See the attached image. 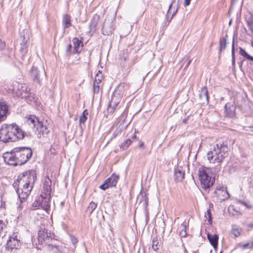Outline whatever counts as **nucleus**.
I'll list each match as a JSON object with an SVG mask.
<instances>
[{
    "label": "nucleus",
    "instance_id": "obj_1",
    "mask_svg": "<svg viewBox=\"0 0 253 253\" xmlns=\"http://www.w3.org/2000/svg\"><path fill=\"white\" fill-rule=\"evenodd\" d=\"M37 178L36 171L31 169L20 174L13 184L20 201L22 203L29 195Z\"/></svg>",
    "mask_w": 253,
    "mask_h": 253
},
{
    "label": "nucleus",
    "instance_id": "obj_2",
    "mask_svg": "<svg viewBox=\"0 0 253 253\" xmlns=\"http://www.w3.org/2000/svg\"><path fill=\"white\" fill-rule=\"evenodd\" d=\"M32 151L29 147H16L11 152L4 154V161L11 166H21L25 164L32 156Z\"/></svg>",
    "mask_w": 253,
    "mask_h": 253
},
{
    "label": "nucleus",
    "instance_id": "obj_3",
    "mask_svg": "<svg viewBox=\"0 0 253 253\" xmlns=\"http://www.w3.org/2000/svg\"><path fill=\"white\" fill-rule=\"evenodd\" d=\"M24 132L16 124L2 126L0 129V140L4 143L23 139Z\"/></svg>",
    "mask_w": 253,
    "mask_h": 253
},
{
    "label": "nucleus",
    "instance_id": "obj_4",
    "mask_svg": "<svg viewBox=\"0 0 253 253\" xmlns=\"http://www.w3.org/2000/svg\"><path fill=\"white\" fill-rule=\"evenodd\" d=\"M229 147L226 141L214 145L213 149L207 153V159L211 162L213 159V163L220 164L228 155Z\"/></svg>",
    "mask_w": 253,
    "mask_h": 253
},
{
    "label": "nucleus",
    "instance_id": "obj_5",
    "mask_svg": "<svg viewBox=\"0 0 253 253\" xmlns=\"http://www.w3.org/2000/svg\"><path fill=\"white\" fill-rule=\"evenodd\" d=\"M212 171L211 169L208 168H200L199 169V178L203 188H210L214 182V178H212Z\"/></svg>",
    "mask_w": 253,
    "mask_h": 253
},
{
    "label": "nucleus",
    "instance_id": "obj_6",
    "mask_svg": "<svg viewBox=\"0 0 253 253\" xmlns=\"http://www.w3.org/2000/svg\"><path fill=\"white\" fill-rule=\"evenodd\" d=\"M54 234L51 233L50 231H48L44 225L41 224L39 226L38 233V241L39 244L42 245L43 243L47 244L50 240L54 239Z\"/></svg>",
    "mask_w": 253,
    "mask_h": 253
},
{
    "label": "nucleus",
    "instance_id": "obj_7",
    "mask_svg": "<svg viewBox=\"0 0 253 253\" xmlns=\"http://www.w3.org/2000/svg\"><path fill=\"white\" fill-rule=\"evenodd\" d=\"M9 89L15 92L17 96L22 98L27 97L31 91V88L26 84L17 82L14 83L13 87L10 88Z\"/></svg>",
    "mask_w": 253,
    "mask_h": 253
},
{
    "label": "nucleus",
    "instance_id": "obj_8",
    "mask_svg": "<svg viewBox=\"0 0 253 253\" xmlns=\"http://www.w3.org/2000/svg\"><path fill=\"white\" fill-rule=\"evenodd\" d=\"M119 179V175L113 174L110 177L104 181V183L99 186V188L105 190L110 187L116 186Z\"/></svg>",
    "mask_w": 253,
    "mask_h": 253
},
{
    "label": "nucleus",
    "instance_id": "obj_9",
    "mask_svg": "<svg viewBox=\"0 0 253 253\" xmlns=\"http://www.w3.org/2000/svg\"><path fill=\"white\" fill-rule=\"evenodd\" d=\"M113 19H105L102 28V33L104 35L111 34L114 30Z\"/></svg>",
    "mask_w": 253,
    "mask_h": 253
},
{
    "label": "nucleus",
    "instance_id": "obj_10",
    "mask_svg": "<svg viewBox=\"0 0 253 253\" xmlns=\"http://www.w3.org/2000/svg\"><path fill=\"white\" fill-rule=\"evenodd\" d=\"M38 198L39 200H40L41 209L44 210L46 212H48L50 209L49 203L50 195H46V194L42 192V194Z\"/></svg>",
    "mask_w": 253,
    "mask_h": 253
},
{
    "label": "nucleus",
    "instance_id": "obj_11",
    "mask_svg": "<svg viewBox=\"0 0 253 253\" xmlns=\"http://www.w3.org/2000/svg\"><path fill=\"white\" fill-rule=\"evenodd\" d=\"M20 241L17 238V236L10 237L7 242L6 248L9 251H12L13 249H17L20 246Z\"/></svg>",
    "mask_w": 253,
    "mask_h": 253
},
{
    "label": "nucleus",
    "instance_id": "obj_12",
    "mask_svg": "<svg viewBox=\"0 0 253 253\" xmlns=\"http://www.w3.org/2000/svg\"><path fill=\"white\" fill-rule=\"evenodd\" d=\"M37 135L38 138H41L42 136L44 134H47L49 130L45 126L43 125L42 122H38L37 123V127L33 130Z\"/></svg>",
    "mask_w": 253,
    "mask_h": 253
},
{
    "label": "nucleus",
    "instance_id": "obj_13",
    "mask_svg": "<svg viewBox=\"0 0 253 253\" xmlns=\"http://www.w3.org/2000/svg\"><path fill=\"white\" fill-rule=\"evenodd\" d=\"M41 74L45 75V73L44 70L42 71L41 72L38 70L37 67L33 66L31 70V77L33 79L34 82L37 83L39 84H41L40 78Z\"/></svg>",
    "mask_w": 253,
    "mask_h": 253
},
{
    "label": "nucleus",
    "instance_id": "obj_14",
    "mask_svg": "<svg viewBox=\"0 0 253 253\" xmlns=\"http://www.w3.org/2000/svg\"><path fill=\"white\" fill-rule=\"evenodd\" d=\"M236 105L231 103H227L224 106L226 116L234 119L236 118Z\"/></svg>",
    "mask_w": 253,
    "mask_h": 253
},
{
    "label": "nucleus",
    "instance_id": "obj_15",
    "mask_svg": "<svg viewBox=\"0 0 253 253\" xmlns=\"http://www.w3.org/2000/svg\"><path fill=\"white\" fill-rule=\"evenodd\" d=\"M9 114L8 105L4 102H0V123L4 121Z\"/></svg>",
    "mask_w": 253,
    "mask_h": 253
},
{
    "label": "nucleus",
    "instance_id": "obj_16",
    "mask_svg": "<svg viewBox=\"0 0 253 253\" xmlns=\"http://www.w3.org/2000/svg\"><path fill=\"white\" fill-rule=\"evenodd\" d=\"M51 179L48 175H46L43 180V190L42 192L46 194V195H50L51 192Z\"/></svg>",
    "mask_w": 253,
    "mask_h": 253
},
{
    "label": "nucleus",
    "instance_id": "obj_17",
    "mask_svg": "<svg viewBox=\"0 0 253 253\" xmlns=\"http://www.w3.org/2000/svg\"><path fill=\"white\" fill-rule=\"evenodd\" d=\"M21 39H22V42L20 43V52L22 54V57H24L25 54L28 51V39L25 37V35H22V33H20Z\"/></svg>",
    "mask_w": 253,
    "mask_h": 253
},
{
    "label": "nucleus",
    "instance_id": "obj_18",
    "mask_svg": "<svg viewBox=\"0 0 253 253\" xmlns=\"http://www.w3.org/2000/svg\"><path fill=\"white\" fill-rule=\"evenodd\" d=\"M99 17L98 15H95L91 19L89 28V33L92 35L97 30V27L99 23Z\"/></svg>",
    "mask_w": 253,
    "mask_h": 253
},
{
    "label": "nucleus",
    "instance_id": "obj_19",
    "mask_svg": "<svg viewBox=\"0 0 253 253\" xmlns=\"http://www.w3.org/2000/svg\"><path fill=\"white\" fill-rule=\"evenodd\" d=\"M199 97L201 100V101L203 103H207V104L209 102V96L208 94V91L206 86H203L201 88L200 93Z\"/></svg>",
    "mask_w": 253,
    "mask_h": 253
},
{
    "label": "nucleus",
    "instance_id": "obj_20",
    "mask_svg": "<svg viewBox=\"0 0 253 253\" xmlns=\"http://www.w3.org/2000/svg\"><path fill=\"white\" fill-rule=\"evenodd\" d=\"M127 89V84L125 83H121L117 86L113 93H115L116 95H118L123 97L125 91Z\"/></svg>",
    "mask_w": 253,
    "mask_h": 253
},
{
    "label": "nucleus",
    "instance_id": "obj_21",
    "mask_svg": "<svg viewBox=\"0 0 253 253\" xmlns=\"http://www.w3.org/2000/svg\"><path fill=\"white\" fill-rule=\"evenodd\" d=\"M137 200L139 204H142L143 208H146L148 204V199L145 192L141 191L137 196Z\"/></svg>",
    "mask_w": 253,
    "mask_h": 253
},
{
    "label": "nucleus",
    "instance_id": "obj_22",
    "mask_svg": "<svg viewBox=\"0 0 253 253\" xmlns=\"http://www.w3.org/2000/svg\"><path fill=\"white\" fill-rule=\"evenodd\" d=\"M184 171L181 167H177L175 169L174 179L177 181H181L184 177Z\"/></svg>",
    "mask_w": 253,
    "mask_h": 253
},
{
    "label": "nucleus",
    "instance_id": "obj_23",
    "mask_svg": "<svg viewBox=\"0 0 253 253\" xmlns=\"http://www.w3.org/2000/svg\"><path fill=\"white\" fill-rule=\"evenodd\" d=\"M74 44V53H80L82 49H80V46H83V42L80 40L78 38H74L73 39Z\"/></svg>",
    "mask_w": 253,
    "mask_h": 253
},
{
    "label": "nucleus",
    "instance_id": "obj_24",
    "mask_svg": "<svg viewBox=\"0 0 253 253\" xmlns=\"http://www.w3.org/2000/svg\"><path fill=\"white\" fill-rule=\"evenodd\" d=\"M207 237L211 244L214 249H216L218 245V235L216 234L211 235L208 233L207 235Z\"/></svg>",
    "mask_w": 253,
    "mask_h": 253
},
{
    "label": "nucleus",
    "instance_id": "obj_25",
    "mask_svg": "<svg viewBox=\"0 0 253 253\" xmlns=\"http://www.w3.org/2000/svg\"><path fill=\"white\" fill-rule=\"evenodd\" d=\"M63 26L64 29L68 28L71 26V17L68 14H64L62 19Z\"/></svg>",
    "mask_w": 253,
    "mask_h": 253
},
{
    "label": "nucleus",
    "instance_id": "obj_26",
    "mask_svg": "<svg viewBox=\"0 0 253 253\" xmlns=\"http://www.w3.org/2000/svg\"><path fill=\"white\" fill-rule=\"evenodd\" d=\"M40 122L38 119L34 115H30L27 119V123L32 126L33 130L37 127V123Z\"/></svg>",
    "mask_w": 253,
    "mask_h": 253
},
{
    "label": "nucleus",
    "instance_id": "obj_27",
    "mask_svg": "<svg viewBox=\"0 0 253 253\" xmlns=\"http://www.w3.org/2000/svg\"><path fill=\"white\" fill-rule=\"evenodd\" d=\"M228 38L227 35H225L224 37H221L219 40V51L224 50L226 46L227 40Z\"/></svg>",
    "mask_w": 253,
    "mask_h": 253
},
{
    "label": "nucleus",
    "instance_id": "obj_28",
    "mask_svg": "<svg viewBox=\"0 0 253 253\" xmlns=\"http://www.w3.org/2000/svg\"><path fill=\"white\" fill-rule=\"evenodd\" d=\"M242 230L238 226L236 225H232V233L234 235L235 237H237L240 235Z\"/></svg>",
    "mask_w": 253,
    "mask_h": 253
},
{
    "label": "nucleus",
    "instance_id": "obj_29",
    "mask_svg": "<svg viewBox=\"0 0 253 253\" xmlns=\"http://www.w3.org/2000/svg\"><path fill=\"white\" fill-rule=\"evenodd\" d=\"M118 104H119L117 103L109 102L108 107L107 108V112L109 114H112L115 111L116 108L118 106Z\"/></svg>",
    "mask_w": 253,
    "mask_h": 253
},
{
    "label": "nucleus",
    "instance_id": "obj_30",
    "mask_svg": "<svg viewBox=\"0 0 253 253\" xmlns=\"http://www.w3.org/2000/svg\"><path fill=\"white\" fill-rule=\"evenodd\" d=\"M23 98H24L26 101L29 104L34 103L36 100L35 94L31 93V92L29 93L27 97H24Z\"/></svg>",
    "mask_w": 253,
    "mask_h": 253
},
{
    "label": "nucleus",
    "instance_id": "obj_31",
    "mask_svg": "<svg viewBox=\"0 0 253 253\" xmlns=\"http://www.w3.org/2000/svg\"><path fill=\"white\" fill-rule=\"evenodd\" d=\"M132 141L130 138H128L125 140L121 145V148L123 150H126L129 146L131 144Z\"/></svg>",
    "mask_w": 253,
    "mask_h": 253
},
{
    "label": "nucleus",
    "instance_id": "obj_32",
    "mask_svg": "<svg viewBox=\"0 0 253 253\" xmlns=\"http://www.w3.org/2000/svg\"><path fill=\"white\" fill-rule=\"evenodd\" d=\"M184 61H185V62L182 63V64L181 66V67H182L184 64H185V66L184 67V70H185L189 67V66L191 64L192 60L188 57H185L182 59L181 62H183Z\"/></svg>",
    "mask_w": 253,
    "mask_h": 253
},
{
    "label": "nucleus",
    "instance_id": "obj_33",
    "mask_svg": "<svg viewBox=\"0 0 253 253\" xmlns=\"http://www.w3.org/2000/svg\"><path fill=\"white\" fill-rule=\"evenodd\" d=\"M239 53L245 58L249 60L252 58V56L249 55L243 48L241 47L239 48Z\"/></svg>",
    "mask_w": 253,
    "mask_h": 253
},
{
    "label": "nucleus",
    "instance_id": "obj_34",
    "mask_svg": "<svg viewBox=\"0 0 253 253\" xmlns=\"http://www.w3.org/2000/svg\"><path fill=\"white\" fill-rule=\"evenodd\" d=\"M122 96L118 95H116L115 93H113V94L112 95L111 97V100L110 101V102L119 104L122 99Z\"/></svg>",
    "mask_w": 253,
    "mask_h": 253
},
{
    "label": "nucleus",
    "instance_id": "obj_35",
    "mask_svg": "<svg viewBox=\"0 0 253 253\" xmlns=\"http://www.w3.org/2000/svg\"><path fill=\"white\" fill-rule=\"evenodd\" d=\"M96 207L97 205L95 203L93 202H90L87 208L86 212L91 214Z\"/></svg>",
    "mask_w": 253,
    "mask_h": 253
},
{
    "label": "nucleus",
    "instance_id": "obj_36",
    "mask_svg": "<svg viewBox=\"0 0 253 253\" xmlns=\"http://www.w3.org/2000/svg\"><path fill=\"white\" fill-rule=\"evenodd\" d=\"M88 115V113L87 110H84L80 119V123L81 124H84L87 120V116Z\"/></svg>",
    "mask_w": 253,
    "mask_h": 253
},
{
    "label": "nucleus",
    "instance_id": "obj_37",
    "mask_svg": "<svg viewBox=\"0 0 253 253\" xmlns=\"http://www.w3.org/2000/svg\"><path fill=\"white\" fill-rule=\"evenodd\" d=\"M175 1V0H172L171 3L170 4V5H169V9L168 10V12H167V14L166 15V19H167V21L168 22V24H169V23L170 22V21L171 20V19H172L173 17L174 16V15L176 14L177 11V9H176L175 10V11H174L173 14H172L171 17L170 18H169V16H168V13L170 10V9L172 7V4L173 3V2Z\"/></svg>",
    "mask_w": 253,
    "mask_h": 253
},
{
    "label": "nucleus",
    "instance_id": "obj_38",
    "mask_svg": "<svg viewBox=\"0 0 253 253\" xmlns=\"http://www.w3.org/2000/svg\"><path fill=\"white\" fill-rule=\"evenodd\" d=\"M102 78L103 77L101 72H100V71H98V73L95 76L94 83H95L96 84H99L101 82Z\"/></svg>",
    "mask_w": 253,
    "mask_h": 253
},
{
    "label": "nucleus",
    "instance_id": "obj_39",
    "mask_svg": "<svg viewBox=\"0 0 253 253\" xmlns=\"http://www.w3.org/2000/svg\"><path fill=\"white\" fill-rule=\"evenodd\" d=\"M181 231L179 232V236L181 238H184L187 235L185 224L182 223L181 225Z\"/></svg>",
    "mask_w": 253,
    "mask_h": 253
},
{
    "label": "nucleus",
    "instance_id": "obj_40",
    "mask_svg": "<svg viewBox=\"0 0 253 253\" xmlns=\"http://www.w3.org/2000/svg\"><path fill=\"white\" fill-rule=\"evenodd\" d=\"M205 216L207 219L209 223L211 224L212 222V217L210 209L207 210L206 212L205 213Z\"/></svg>",
    "mask_w": 253,
    "mask_h": 253
},
{
    "label": "nucleus",
    "instance_id": "obj_41",
    "mask_svg": "<svg viewBox=\"0 0 253 253\" xmlns=\"http://www.w3.org/2000/svg\"><path fill=\"white\" fill-rule=\"evenodd\" d=\"M40 202V200H39V198H38V199H37L32 204V207L33 210L41 208Z\"/></svg>",
    "mask_w": 253,
    "mask_h": 253
},
{
    "label": "nucleus",
    "instance_id": "obj_42",
    "mask_svg": "<svg viewBox=\"0 0 253 253\" xmlns=\"http://www.w3.org/2000/svg\"><path fill=\"white\" fill-rule=\"evenodd\" d=\"M232 64L233 67L235 64V50H234V41H233L232 45Z\"/></svg>",
    "mask_w": 253,
    "mask_h": 253
},
{
    "label": "nucleus",
    "instance_id": "obj_43",
    "mask_svg": "<svg viewBox=\"0 0 253 253\" xmlns=\"http://www.w3.org/2000/svg\"><path fill=\"white\" fill-rule=\"evenodd\" d=\"M247 24L249 28L253 31V16L252 15L248 19Z\"/></svg>",
    "mask_w": 253,
    "mask_h": 253
},
{
    "label": "nucleus",
    "instance_id": "obj_44",
    "mask_svg": "<svg viewBox=\"0 0 253 253\" xmlns=\"http://www.w3.org/2000/svg\"><path fill=\"white\" fill-rule=\"evenodd\" d=\"M159 242L158 241V240L156 239L155 240V238L153 239V242H152V248L154 251H157L159 249Z\"/></svg>",
    "mask_w": 253,
    "mask_h": 253
},
{
    "label": "nucleus",
    "instance_id": "obj_45",
    "mask_svg": "<svg viewBox=\"0 0 253 253\" xmlns=\"http://www.w3.org/2000/svg\"><path fill=\"white\" fill-rule=\"evenodd\" d=\"M70 238L72 244L74 246V248H75V245L78 242L77 238L75 236L72 235H70Z\"/></svg>",
    "mask_w": 253,
    "mask_h": 253
},
{
    "label": "nucleus",
    "instance_id": "obj_46",
    "mask_svg": "<svg viewBox=\"0 0 253 253\" xmlns=\"http://www.w3.org/2000/svg\"><path fill=\"white\" fill-rule=\"evenodd\" d=\"M100 86L99 84H96L95 83H94L93 84V92L94 93H98L99 92Z\"/></svg>",
    "mask_w": 253,
    "mask_h": 253
},
{
    "label": "nucleus",
    "instance_id": "obj_47",
    "mask_svg": "<svg viewBox=\"0 0 253 253\" xmlns=\"http://www.w3.org/2000/svg\"><path fill=\"white\" fill-rule=\"evenodd\" d=\"M243 249H251L253 247V242L245 244L242 246Z\"/></svg>",
    "mask_w": 253,
    "mask_h": 253
},
{
    "label": "nucleus",
    "instance_id": "obj_48",
    "mask_svg": "<svg viewBox=\"0 0 253 253\" xmlns=\"http://www.w3.org/2000/svg\"><path fill=\"white\" fill-rule=\"evenodd\" d=\"M238 203L241 204L242 205H244V206H245L246 207H247L248 208H250L251 207V206H249V204H248V203L246 202L239 201Z\"/></svg>",
    "mask_w": 253,
    "mask_h": 253
},
{
    "label": "nucleus",
    "instance_id": "obj_49",
    "mask_svg": "<svg viewBox=\"0 0 253 253\" xmlns=\"http://www.w3.org/2000/svg\"><path fill=\"white\" fill-rule=\"evenodd\" d=\"M5 47V42H2L1 39H0V50H2L4 49Z\"/></svg>",
    "mask_w": 253,
    "mask_h": 253
},
{
    "label": "nucleus",
    "instance_id": "obj_50",
    "mask_svg": "<svg viewBox=\"0 0 253 253\" xmlns=\"http://www.w3.org/2000/svg\"><path fill=\"white\" fill-rule=\"evenodd\" d=\"M225 195H223L224 196V198L223 199V200H224L225 199H227L229 197V194L228 192L226 191H222Z\"/></svg>",
    "mask_w": 253,
    "mask_h": 253
},
{
    "label": "nucleus",
    "instance_id": "obj_51",
    "mask_svg": "<svg viewBox=\"0 0 253 253\" xmlns=\"http://www.w3.org/2000/svg\"><path fill=\"white\" fill-rule=\"evenodd\" d=\"M5 203L2 201L1 197H0V209L4 207Z\"/></svg>",
    "mask_w": 253,
    "mask_h": 253
},
{
    "label": "nucleus",
    "instance_id": "obj_52",
    "mask_svg": "<svg viewBox=\"0 0 253 253\" xmlns=\"http://www.w3.org/2000/svg\"><path fill=\"white\" fill-rule=\"evenodd\" d=\"M191 0H184V6L185 7L188 6L190 3Z\"/></svg>",
    "mask_w": 253,
    "mask_h": 253
},
{
    "label": "nucleus",
    "instance_id": "obj_53",
    "mask_svg": "<svg viewBox=\"0 0 253 253\" xmlns=\"http://www.w3.org/2000/svg\"><path fill=\"white\" fill-rule=\"evenodd\" d=\"M72 48V45L71 44H68L67 48V52L68 53H70L71 51V50Z\"/></svg>",
    "mask_w": 253,
    "mask_h": 253
},
{
    "label": "nucleus",
    "instance_id": "obj_54",
    "mask_svg": "<svg viewBox=\"0 0 253 253\" xmlns=\"http://www.w3.org/2000/svg\"><path fill=\"white\" fill-rule=\"evenodd\" d=\"M247 226L248 228H253V223H248Z\"/></svg>",
    "mask_w": 253,
    "mask_h": 253
},
{
    "label": "nucleus",
    "instance_id": "obj_55",
    "mask_svg": "<svg viewBox=\"0 0 253 253\" xmlns=\"http://www.w3.org/2000/svg\"><path fill=\"white\" fill-rule=\"evenodd\" d=\"M189 117H187L186 118H185L183 120L182 122L184 124H186L188 120Z\"/></svg>",
    "mask_w": 253,
    "mask_h": 253
},
{
    "label": "nucleus",
    "instance_id": "obj_56",
    "mask_svg": "<svg viewBox=\"0 0 253 253\" xmlns=\"http://www.w3.org/2000/svg\"><path fill=\"white\" fill-rule=\"evenodd\" d=\"M144 144L143 142H141L140 144V145H139V147L140 148H144Z\"/></svg>",
    "mask_w": 253,
    "mask_h": 253
},
{
    "label": "nucleus",
    "instance_id": "obj_57",
    "mask_svg": "<svg viewBox=\"0 0 253 253\" xmlns=\"http://www.w3.org/2000/svg\"><path fill=\"white\" fill-rule=\"evenodd\" d=\"M132 139H134L136 138V135L135 134H133L131 136Z\"/></svg>",
    "mask_w": 253,
    "mask_h": 253
},
{
    "label": "nucleus",
    "instance_id": "obj_58",
    "mask_svg": "<svg viewBox=\"0 0 253 253\" xmlns=\"http://www.w3.org/2000/svg\"><path fill=\"white\" fill-rule=\"evenodd\" d=\"M49 247H50V245H48ZM51 247H55V248H56L57 250H58V248H59V246H51Z\"/></svg>",
    "mask_w": 253,
    "mask_h": 253
},
{
    "label": "nucleus",
    "instance_id": "obj_59",
    "mask_svg": "<svg viewBox=\"0 0 253 253\" xmlns=\"http://www.w3.org/2000/svg\"><path fill=\"white\" fill-rule=\"evenodd\" d=\"M237 0H231L232 3H235Z\"/></svg>",
    "mask_w": 253,
    "mask_h": 253
},
{
    "label": "nucleus",
    "instance_id": "obj_60",
    "mask_svg": "<svg viewBox=\"0 0 253 253\" xmlns=\"http://www.w3.org/2000/svg\"><path fill=\"white\" fill-rule=\"evenodd\" d=\"M251 45L253 47V40L251 41Z\"/></svg>",
    "mask_w": 253,
    "mask_h": 253
},
{
    "label": "nucleus",
    "instance_id": "obj_61",
    "mask_svg": "<svg viewBox=\"0 0 253 253\" xmlns=\"http://www.w3.org/2000/svg\"><path fill=\"white\" fill-rule=\"evenodd\" d=\"M184 252L185 253H187V250L185 249V250H184Z\"/></svg>",
    "mask_w": 253,
    "mask_h": 253
},
{
    "label": "nucleus",
    "instance_id": "obj_62",
    "mask_svg": "<svg viewBox=\"0 0 253 253\" xmlns=\"http://www.w3.org/2000/svg\"><path fill=\"white\" fill-rule=\"evenodd\" d=\"M250 61H253V57L252 56V58L250 60Z\"/></svg>",
    "mask_w": 253,
    "mask_h": 253
},
{
    "label": "nucleus",
    "instance_id": "obj_63",
    "mask_svg": "<svg viewBox=\"0 0 253 253\" xmlns=\"http://www.w3.org/2000/svg\"><path fill=\"white\" fill-rule=\"evenodd\" d=\"M231 20H230V21H229V25H230V24H231Z\"/></svg>",
    "mask_w": 253,
    "mask_h": 253
},
{
    "label": "nucleus",
    "instance_id": "obj_64",
    "mask_svg": "<svg viewBox=\"0 0 253 253\" xmlns=\"http://www.w3.org/2000/svg\"><path fill=\"white\" fill-rule=\"evenodd\" d=\"M126 60V57L124 58V60Z\"/></svg>",
    "mask_w": 253,
    "mask_h": 253
}]
</instances>
